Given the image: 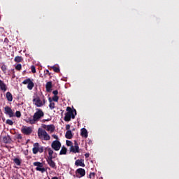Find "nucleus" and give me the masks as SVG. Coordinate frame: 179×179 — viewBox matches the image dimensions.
Segmentation results:
<instances>
[{
    "instance_id": "nucleus-30",
    "label": "nucleus",
    "mask_w": 179,
    "mask_h": 179,
    "mask_svg": "<svg viewBox=\"0 0 179 179\" xmlns=\"http://www.w3.org/2000/svg\"><path fill=\"white\" fill-rule=\"evenodd\" d=\"M6 124H7L8 125H13V121H12V120H10V119H8V120L6 121Z\"/></svg>"
},
{
    "instance_id": "nucleus-38",
    "label": "nucleus",
    "mask_w": 179,
    "mask_h": 179,
    "mask_svg": "<svg viewBox=\"0 0 179 179\" xmlns=\"http://www.w3.org/2000/svg\"><path fill=\"white\" fill-rule=\"evenodd\" d=\"M85 156L86 159H87V158L89 157V156H90V154L86 153V154L85 155Z\"/></svg>"
},
{
    "instance_id": "nucleus-24",
    "label": "nucleus",
    "mask_w": 179,
    "mask_h": 179,
    "mask_svg": "<svg viewBox=\"0 0 179 179\" xmlns=\"http://www.w3.org/2000/svg\"><path fill=\"white\" fill-rule=\"evenodd\" d=\"M14 163H15V164H17V166H20V164H22V162H20V159H19V158H15L13 159Z\"/></svg>"
},
{
    "instance_id": "nucleus-16",
    "label": "nucleus",
    "mask_w": 179,
    "mask_h": 179,
    "mask_svg": "<svg viewBox=\"0 0 179 179\" xmlns=\"http://www.w3.org/2000/svg\"><path fill=\"white\" fill-rule=\"evenodd\" d=\"M81 136L83 138H87L88 134H87V129L83 128L81 129V133H80Z\"/></svg>"
},
{
    "instance_id": "nucleus-34",
    "label": "nucleus",
    "mask_w": 179,
    "mask_h": 179,
    "mask_svg": "<svg viewBox=\"0 0 179 179\" xmlns=\"http://www.w3.org/2000/svg\"><path fill=\"white\" fill-rule=\"evenodd\" d=\"M70 129H71V125L70 124H66V131H69Z\"/></svg>"
},
{
    "instance_id": "nucleus-6",
    "label": "nucleus",
    "mask_w": 179,
    "mask_h": 179,
    "mask_svg": "<svg viewBox=\"0 0 179 179\" xmlns=\"http://www.w3.org/2000/svg\"><path fill=\"white\" fill-rule=\"evenodd\" d=\"M43 152H44V147L40 145V143H35L32 148V153L34 155H37L38 152L43 153Z\"/></svg>"
},
{
    "instance_id": "nucleus-46",
    "label": "nucleus",
    "mask_w": 179,
    "mask_h": 179,
    "mask_svg": "<svg viewBox=\"0 0 179 179\" xmlns=\"http://www.w3.org/2000/svg\"><path fill=\"white\" fill-rule=\"evenodd\" d=\"M0 111H1V109H0Z\"/></svg>"
},
{
    "instance_id": "nucleus-11",
    "label": "nucleus",
    "mask_w": 179,
    "mask_h": 179,
    "mask_svg": "<svg viewBox=\"0 0 179 179\" xmlns=\"http://www.w3.org/2000/svg\"><path fill=\"white\" fill-rule=\"evenodd\" d=\"M33 103L36 106V107H43L44 106V103H43V101L40 99V96H36L33 99Z\"/></svg>"
},
{
    "instance_id": "nucleus-33",
    "label": "nucleus",
    "mask_w": 179,
    "mask_h": 179,
    "mask_svg": "<svg viewBox=\"0 0 179 179\" xmlns=\"http://www.w3.org/2000/svg\"><path fill=\"white\" fill-rule=\"evenodd\" d=\"M52 94H54V96H57V94H58V90H54L53 92H52Z\"/></svg>"
},
{
    "instance_id": "nucleus-12",
    "label": "nucleus",
    "mask_w": 179,
    "mask_h": 179,
    "mask_svg": "<svg viewBox=\"0 0 179 179\" xmlns=\"http://www.w3.org/2000/svg\"><path fill=\"white\" fill-rule=\"evenodd\" d=\"M21 131L24 135H31L33 132V129L30 127H24Z\"/></svg>"
},
{
    "instance_id": "nucleus-14",
    "label": "nucleus",
    "mask_w": 179,
    "mask_h": 179,
    "mask_svg": "<svg viewBox=\"0 0 179 179\" xmlns=\"http://www.w3.org/2000/svg\"><path fill=\"white\" fill-rule=\"evenodd\" d=\"M75 165L77 166V167H79V166L80 167H85V166H86L85 164V163H83V159H77L75 162Z\"/></svg>"
},
{
    "instance_id": "nucleus-18",
    "label": "nucleus",
    "mask_w": 179,
    "mask_h": 179,
    "mask_svg": "<svg viewBox=\"0 0 179 179\" xmlns=\"http://www.w3.org/2000/svg\"><path fill=\"white\" fill-rule=\"evenodd\" d=\"M0 89L3 92H6V84H5V83L1 80H0Z\"/></svg>"
},
{
    "instance_id": "nucleus-2",
    "label": "nucleus",
    "mask_w": 179,
    "mask_h": 179,
    "mask_svg": "<svg viewBox=\"0 0 179 179\" xmlns=\"http://www.w3.org/2000/svg\"><path fill=\"white\" fill-rule=\"evenodd\" d=\"M48 153V157L47 159V163L52 169H57V164L55 162L52 161L53 159H55V156L54 155V150L51 148H46Z\"/></svg>"
},
{
    "instance_id": "nucleus-21",
    "label": "nucleus",
    "mask_w": 179,
    "mask_h": 179,
    "mask_svg": "<svg viewBox=\"0 0 179 179\" xmlns=\"http://www.w3.org/2000/svg\"><path fill=\"white\" fill-rule=\"evenodd\" d=\"M66 152H68V149H66L65 148V146H63V147H62V149H61V150L59 152V155H66Z\"/></svg>"
},
{
    "instance_id": "nucleus-29",
    "label": "nucleus",
    "mask_w": 179,
    "mask_h": 179,
    "mask_svg": "<svg viewBox=\"0 0 179 179\" xmlns=\"http://www.w3.org/2000/svg\"><path fill=\"white\" fill-rule=\"evenodd\" d=\"M16 71H21L22 70V64H18L15 66Z\"/></svg>"
},
{
    "instance_id": "nucleus-43",
    "label": "nucleus",
    "mask_w": 179,
    "mask_h": 179,
    "mask_svg": "<svg viewBox=\"0 0 179 179\" xmlns=\"http://www.w3.org/2000/svg\"><path fill=\"white\" fill-rule=\"evenodd\" d=\"M52 179H58V177L55 176V177H52Z\"/></svg>"
},
{
    "instance_id": "nucleus-20",
    "label": "nucleus",
    "mask_w": 179,
    "mask_h": 179,
    "mask_svg": "<svg viewBox=\"0 0 179 179\" xmlns=\"http://www.w3.org/2000/svg\"><path fill=\"white\" fill-rule=\"evenodd\" d=\"M46 131L54 132L55 131V126H54V124L48 125V128Z\"/></svg>"
},
{
    "instance_id": "nucleus-35",
    "label": "nucleus",
    "mask_w": 179,
    "mask_h": 179,
    "mask_svg": "<svg viewBox=\"0 0 179 179\" xmlns=\"http://www.w3.org/2000/svg\"><path fill=\"white\" fill-rule=\"evenodd\" d=\"M43 128L44 129H46L47 130V128L48 127V125H47V124H43Z\"/></svg>"
},
{
    "instance_id": "nucleus-19",
    "label": "nucleus",
    "mask_w": 179,
    "mask_h": 179,
    "mask_svg": "<svg viewBox=\"0 0 179 179\" xmlns=\"http://www.w3.org/2000/svg\"><path fill=\"white\" fill-rule=\"evenodd\" d=\"M6 97L8 101H13V96H12V94L10 92H6Z\"/></svg>"
},
{
    "instance_id": "nucleus-10",
    "label": "nucleus",
    "mask_w": 179,
    "mask_h": 179,
    "mask_svg": "<svg viewBox=\"0 0 179 179\" xmlns=\"http://www.w3.org/2000/svg\"><path fill=\"white\" fill-rule=\"evenodd\" d=\"M34 166H36V171H41V173H44L45 171V169L43 168V163L36 162H34Z\"/></svg>"
},
{
    "instance_id": "nucleus-40",
    "label": "nucleus",
    "mask_w": 179,
    "mask_h": 179,
    "mask_svg": "<svg viewBox=\"0 0 179 179\" xmlns=\"http://www.w3.org/2000/svg\"><path fill=\"white\" fill-rule=\"evenodd\" d=\"M45 121H50L49 119H47V120H42L41 122H45Z\"/></svg>"
},
{
    "instance_id": "nucleus-44",
    "label": "nucleus",
    "mask_w": 179,
    "mask_h": 179,
    "mask_svg": "<svg viewBox=\"0 0 179 179\" xmlns=\"http://www.w3.org/2000/svg\"><path fill=\"white\" fill-rule=\"evenodd\" d=\"M53 155H54V156H55V157H57V153H54V152H53Z\"/></svg>"
},
{
    "instance_id": "nucleus-31",
    "label": "nucleus",
    "mask_w": 179,
    "mask_h": 179,
    "mask_svg": "<svg viewBox=\"0 0 179 179\" xmlns=\"http://www.w3.org/2000/svg\"><path fill=\"white\" fill-rule=\"evenodd\" d=\"M15 117H17V118H20V117H22V113H20V111L15 112Z\"/></svg>"
},
{
    "instance_id": "nucleus-5",
    "label": "nucleus",
    "mask_w": 179,
    "mask_h": 179,
    "mask_svg": "<svg viewBox=\"0 0 179 179\" xmlns=\"http://www.w3.org/2000/svg\"><path fill=\"white\" fill-rule=\"evenodd\" d=\"M38 136L39 139H43L44 141H50L51 139L47 131L41 128H39L38 130Z\"/></svg>"
},
{
    "instance_id": "nucleus-28",
    "label": "nucleus",
    "mask_w": 179,
    "mask_h": 179,
    "mask_svg": "<svg viewBox=\"0 0 179 179\" xmlns=\"http://www.w3.org/2000/svg\"><path fill=\"white\" fill-rule=\"evenodd\" d=\"M7 70H8V69L6 68V65L3 64L1 66V71L3 72V73H6Z\"/></svg>"
},
{
    "instance_id": "nucleus-9",
    "label": "nucleus",
    "mask_w": 179,
    "mask_h": 179,
    "mask_svg": "<svg viewBox=\"0 0 179 179\" xmlns=\"http://www.w3.org/2000/svg\"><path fill=\"white\" fill-rule=\"evenodd\" d=\"M4 114L8 115L10 118H12V117H15V113H13V110H12V108L9 106H6L4 108Z\"/></svg>"
},
{
    "instance_id": "nucleus-25",
    "label": "nucleus",
    "mask_w": 179,
    "mask_h": 179,
    "mask_svg": "<svg viewBox=\"0 0 179 179\" xmlns=\"http://www.w3.org/2000/svg\"><path fill=\"white\" fill-rule=\"evenodd\" d=\"M51 69H53L54 72H56V73H59V67H57L55 66H51Z\"/></svg>"
},
{
    "instance_id": "nucleus-32",
    "label": "nucleus",
    "mask_w": 179,
    "mask_h": 179,
    "mask_svg": "<svg viewBox=\"0 0 179 179\" xmlns=\"http://www.w3.org/2000/svg\"><path fill=\"white\" fill-rule=\"evenodd\" d=\"M31 71L32 73H36V66H31Z\"/></svg>"
},
{
    "instance_id": "nucleus-3",
    "label": "nucleus",
    "mask_w": 179,
    "mask_h": 179,
    "mask_svg": "<svg viewBox=\"0 0 179 179\" xmlns=\"http://www.w3.org/2000/svg\"><path fill=\"white\" fill-rule=\"evenodd\" d=\"M66 111L67 113H65L64 116V121H66V122H69V121H71V118H72V120H75V115H76V109H71V107L68 106L66 108Z\"/></svg>"
},
{
    "instance_id": "nucleus-27",
    "label": "nucleus",
    "mask_w": 179,
    "mask_h": 179,
    "mask_svg": "<svg viewBox=\"0 0 179 179\" xmlns=\"http://www.w3.org/2000/svg\"><path fill=\"white\" fill-rule=\"evenodd\" d=\"M49 108H50V110H54V108H55V103L50 102L49 104Z\"/></svg>"
},
{
    "instance_id": "nucleus-36",
    "label": "nucleus",
    "mask_w": 179,
    "mask_h": 179,
    "mask_svg": "<svg viewBox=\"0 0 179 179\" xmlns=\"http://www.w3.org/2000/svg\"><path fill=\"white\" fill-rule=\"evenodd\" d=\"M52 137L54 138V139H56V141H58V136L54 134Z\"/></svg>"
},
{
    "instance_id": "nucleus-41",
    "label": "nucleus",
    "mask_w": 179,
    "mask_h": 179,
    "mask_svg": "<svg viewBox=\"0 0 179 179\" xmlns=\"http://www.w3.org/2000/svg\"><path fill=\"white\" fill-rule=\"evenodd\" d=\"M46 72H47V73H48L49 76L51 75V73H50V71L46 70Z\"/></svg>"
},
{
    "instance_id": "nucleus-23",
    "label": "nucleus",
    "mask_w": 179,
    "mask_h": 179,
    "mask_svg": "<svg viewBox=\"0 0 179 179\" xmlns=\"http://www.w3.org/2000/svg\"><path fill=\"white\" fill-rule=\"evenodd\" d=\"M15 62H22L23 61V58L21 56H16L14 59Z\"/></svg>"
},
{
    "instance_id": "nucleus-17",
    "label": "nucleus",
    "mask_w": 179,
    "mask_h": 179,
    "mask_svg": "<svg viewBox=\"0 0 179 179\" xmlns=\"http://www.w3.org/2000/svg\"><path fill=\"white\" fill-rule=\"evenodd\" d=\"M65 137L66 138V139H72V138H73V135L72 134V131L68 130L66 132Z\"/></svg>"
},
{
    "instance_id": "nucleus-8",
    "label": "nucleus",
    "mask_w": 179,
    "mask_h": 179,
    "mask_svg": "<svg viewBox=\"0 0 179 179\" xmlns=\"http://www.w3.org/2000/svg\"><path fill=\"white\" fill-rule=\"evenodd\" d=\"M51 148L53 149V150H55L56 152H58L59 149H61V142L58 140H55L52 141L51 144Z\"/></svg>"
},
{
    "instance_id": "nucleus-7",
    "label": "nucleus",
    "mask_w": 179,
    "mask_h": 179,
    "mask_svg": "<svg viewBox=\"0 0 179 179\" xmlns=\"http://www.w3.org/2000/svg\"><path fill=\"white\" fill-rule=\"evenodd\" d=\"M22 85H28L27 89H29V90H33V87H34V83H33V80L30 78L24 80L22 82Z\"/></svg>"
},
{
    "instance_id": "nucleus-39",
    "label": "nucleus",
    "mask_w": 179,
    "mask_h": 179,
    "mask_svg": "<svg viewBox=\"0 0 179 179\" xmlns=\"http://www.w3.org/2000/svg\"><path fill=\"white\" fill-rule=\"evenodd\" d=\"M48 100H49V102H50V103H52V99H51V97H49V98H48Z\"/></svg>"
},
{
    "instance_id": "nucleus-1",
    "label": "nucleus",
    "mask_w": 179,
    "mask_h": 179,
    "mask_svg": "<svg viewBox=\"0 0 179 179\" xmlns=\"http://www.w3.org/2000/svg\"><path fill=\"white\" fill-rule=\"evenodd\" d=\"M43 117H44V112H43V110L37 109V111L34 114L33 117H28L25 121L28 124L33 125V124L38 122Z\"/></svg>"
},
{
    "instance_id": "nucleus-26",
    "label": "nucleus",
    "mask_w": 179,
    "mask_h": 179,
    "mask_svg": "<svg viewBox=\"0 0 179 179\" xmlns=\"http://www.w3.org/2000/svg\"><path fill=\"white\" fill-rule=\"evenodd\" d=\"M52 100L53 101H55L56 103H58V100H59V96L57 95H54L52 98Z\"/></svg>"
},
{
    "instance_id": "nucleus-15",
    "label": "nucleus",
    "mask_w": 179,
    "mask_h": 179,
    "mask_svg": "<svg viewBox=\"0 0 179 179\" xmlns=\"http://www.w3.org/2000/svg\"><path fill=\"white\" fill-rule=\"evenodd\" d=\"M45 89L46 92H48V93H50L51 92V89H52V82H48L45 85Z\"/></svg>"
},
{
    "instance_id": "nucleus-42",
    "label": "nucleus",
    "mask_w": 179,
    "mask_h": 179,
    "mask_svg": "<svg viewBox=\"0 0 179 179\" xmlns=\"http://www.w3.org/2000/svg\"><path fill=\"white\" fill-rule=\"evenodd\" d=\"M90 176H93V177H94L95 174H94V173H91Z\"/></svg>"
},
{
    "instance_id": "nucleus-45",
    "label": "nucleus",
    "mask_w": 179,
    "mask_h": 179,
    "mask_svg": "<svg viewBox=\"0 0 179 179\" xmlns=\"http://www.w3.org/2000/svg\"><path fill=\"white\" fill-rule=\"evenodd\" d=\"M5 40H8V38H6Z\"/></svg>"
},
{
    "instance_id": "nucleus-4",
    "label": "nucleus",
    "mask_w": 179,
    "mask_h": 179,
    "mask_svg": "<svg viewBox=\"0 0 179 179\" xmlns=\"http://www.w3.org/2000/svg\"><path fill=\"white\" fill-rule=\"evenodd\" d=\"M66 143L68 146H70V152H72L73 153H79V145L78 144V142L75 141L74 146L73 145V143L72 141L69 140H66Z\"/></svg>"
},
{
    "instance_id": "nucleus-13",
    "label": "nucleus",
    "mask_w": 179,
    "mask_h": 179,
    "mask_svg": "<svg viewBox=\"0 0 179 179\" xmlns=\"http://www.w3.org/2000/svg\"><path fill=\"white\" fill-rule=\"evenodd\" d=\"M76 174H80V177L86 176V171L84 169L79 168L76 171Z\"/></svg>"
},
{
    "instance_id": "nucleus-37",
    "label": "nucleus",
    "mask_w": 179,
    "mask_h": 179,
    "mask_svg": "<svg viewBox=\"0 0 179 179\" xmlns=\"http://www.w3.org/2000/svg\"><path fill=\"white\" fill-rule=\"evenodd\" d=\"M17 139H22V134H17Z\"/></svg>"
},
{
    "instance_id": "nucleus-22",
    "label": "nucleus",
    "mask_w": 179,
    "mask_h": 179,
    "mask_svg": "<svg viewBox=\"0 0 179 179\" xmlns=\"http://www.w3.org/2000/svg\"><path fill=\"white\" fill-rule=\"evenodd\" d=\"M3 141L4 143H9V142H10V136H5L3 138Z\"/></svg>"
}]
</instances>
